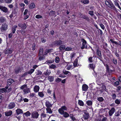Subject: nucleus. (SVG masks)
<instances>
[{
    "label": "nucleus",
    "instance_id": "57",
    "mask_svg": "<svg viewBox=\"0 0 121 121\" xmlns=\"http://www.w3.org/2000/svg\"><path fill=\"white\" fill-rule=\"evenodd\" d=\"M46 115L43 113H42L41 114V117L44 118L46 117Z\"/></svg>",
    "mask_w": 121,
    "mask_h": 121
},
{
    "label": "nucleus",
    "instance_id": "31",
    "mask_svg": "<svg viewBox=\"0 0 121 121\" xmlns=\"http://www.w3.org/2000/svg\"><path fill=\"white\" fill-rule=\"evenodd\" d=\"M89 67L92 69L94 70L95 68V65L93 64H91L89 65Z\"/></svg>",
    "mask_w": 121,
    "mask_h": 121
},
{
    "label": "nucleus",
    "instance_id": "49",
    "mask_svg": "<svg viewBox=\"0 0 121 121\" xmlns=\"http://www.w3.org/2000/svg\"><path fill=\"white\" fill-rule=\"evenodd\" d=\"M72 49V48L70 47H68L65 49V50L66 51H71Z\"/></svg>",
    "mask_w": 121,
    "mask_h": 121
},
{
    "label": "nucleus",
    "instance_id": "36",
    "mask_svg": "<svg viewBox=\"0 0 121 121\" xmlns=\"http://www.w3.org/2000/svg\"><path fill=\"white\" fill-rule=\"evenodd\" d=\"M78 103V104L80 106H83L84 105L83 102L81 100H79Z\"/></svg>",
    "mask_w": 121,
    "mask_h": 121
},
{
    "label": "nucleus",
    "instance_id": "24",
    "mask_svg": "<svg viewBox=\"0 0 121 121\" xmlns=\"http://www.w3.org/2000/svg\"><path fill=\"white\" fill-rule=\"evenodd\" d=\"M110 40L112 43L115 44H116L117 46H118L119 45V44L118 43L114 41L113 39H110Z\"/></svg>",
    "mask_w": 121,
    "mask_h": 121
},
{
    "label": "nucleus",
    "instance_id": "42",
    "mask_svg": "<svg viewBox=\"0 0 121 121\" xmlns=\"http://www.w3.org/2000/svg\"><path fill=\"white\" fill-rule=\"evenodd\" d=\"M37 72L36 73V75H40L42 74V72L39 70H37Z\"/></svg>",
    "mask_w": 121,
    "mask_h": 121
},
{
    "label": "nucleus",
    "instance_id": "35",
    "mask_svg": "<svg viewBox=\"0 0 121 121\" xmlns=\"http://www.w3.org/2000/svg\"><path fill=\"white\" fill-rule=\"evenodd\" d=\"M65 46L64 45H61L59 47V49L60 50H63L64 49H65Z\"/></svg>",
    "mask_w": 121,
    "mask_h": 121
},
{
    "label": "nucleus",
    "instance_id": "7",
    "mask_svg": "<svg viewBox=\"0 0 121 121\" xmlns=\"http://www.w3.org/2000/svg\"><path fill=\"white\" fill-rule=\"evenodd\" d=\"M40 88L37 85H35L34 88V91L35 92H37L39 90Z\"/></svg>",
    "mask_w": 121,
    "mask_h": 121
},
{
    "label": "nucleus",
    "instance_id": "62",
    "mask_svg": "<svg viewBox=\"0 0 121 121\" xmlns=\"http://www.w3.org/2000/svg\"><path fill=\"white\" fill-rule=\"evenodd\" d=\"M112 98L113 99H115L116 98V95L115 94H113L112 95Z\"/></svg>",
    "mask_w": 121,
    "mask_h": 121
},
{
    "label": "nucleus",
    "instance_id": "20",
    "mask_svg": "<svg viewBox=\"0 0 121 121\" xmlns=\"http://www.w3.org/2000/svg\"><path fill=\"white\" fill-rule=\"evenodd\" d=\"M97 54L99 57H101L102 56L101 53V51H100L98 49L96 50Z\"/></svg>",
    "mask_w": 121,
    "mask_h": 121
},
{
    "label": "nucleus",
    "instance_id": "21",
    "mask_svg": "<svg viewBox=\"0 0 121 121\" xmlns=\"http://www.w3.org/2000/svg\"><path fill=\"white\" fill-rule=\"evenodd\" d=\"M12 51L11 49H8L6 50L5 52V54H10L12 53Z\"/></svg>",
    "mask_w": 121,
    "mask_h": 121
},
{
    "label": "nucleus",
    "instance_id": "44",
    "mask_svg": "<svg viewBox=\"0 0 121 121\" xmlns=\"http://www.w3.org/2000/svg\"><path fill=\"white\" fill-rule=\"evenodd\" d=\"M35 5L34 3H31L29 5V8H35Z\"/></svg>",
    "mask_w": 121,
    "mask_h": 121
},
{
    "label": "nucleus",
    "instance_id": "48",
    "mask_svg": "<svg viewBox=\"0 0 121 121\" xmlns=\"http://www.w3.org/2000/svg\"><path fill=\"white\" fill-rule=\"evenodd\" d=\"M61 108L64 111H67V108L65 106H62L61 107Z\"/></svg>",
    "mask_w": 121,
    "mask_h": 121
},
{
    "label": "nucleus",
    "instance_id": "9",
    "mask_svg": "<svg viewBox=\"0 0 121 121\" xmlns=\"http://www.w3.org/2000/svg\"><path fill=\"white\" fill-rule=\"evenodd\" d=\"M66 69L68 70H69L70 69H73V66L72 65L70 64H68L66 66Z\"/></svg>",
    "mask_w": 121,
    "mask_h": 121
},
{
    "label": "nucleus",
    "instance_id": "51",
    "mask_svg": "<svg viewBox=\"0 0 121 121\" xmlns=\"http://www.w3.org/2000/svg\"><path fill=\"white\" fill-rule=\"evenodd\" d=\"M99 25L102 29L103 30H104L105 27L104 25L102 23H100L99 24Z\"/></svg>",
    "mask_w": 121,
    "mask_h": 121
},
{
    "label": "nucleus",
    "instance_id": "55",
    "mask_svg": "<svg viewBox=\"0 0 121 121\" xmlns=\"http://www.w3.org/2000/svg\"><path fill=\"white\" fill-rule=\"evenodd\" d=\"M119 84V82L118 81H117L114 83V85L115 86L118 85Z\"/></svg>",
    "mask_w": 121,
    "mask_h": 121
},
{
    "label": "nucleus",
    "instance_id": "61",
    "mask_svg": "<svg viewBox=\"0 0 121 121\" xmlns=\"http://www.w3.org/2000/svg\"><path fill=\"white\" fill-rule=\"evenodd\" d=\"M113 62L114 64H117V61L116 59H113Z\"/></svg>",
    "mask_w": 121,
    "mask_h": 121
},
{
    "label": "nucleus",
    "instance_id": "30",
    "mask_svg": "<svg viewBox=\"0 0 121 121\" xmlns=\"http://www.w3.org/2000/svg\"><path fill=\"white\" fill-rule=\"evenodd\" d=\"M54 77L52 76H49L48 77V80L50 82H52L54 80Z\"/></svg>",
    "mask_w": 121,
    "mask_h": 121
},
{
    "label": "nucleus",
    "instance_id": "26",
    "mask_svg": "<svg viewBox=\"0 0 121 121\" xmlns=\"http://www.w3.org/2000/svg\"><path fill=\"white\" fill-rule=\"evenodd\" d=\"M54 61V60H49L46 61L45 63L47 64H51Z\"/></svg>",
    "mask_w": 121,
    "mask_h": 121
},
{
    "label": "nucleus",
    "instance_id": "53",
    "mask_svg": "<svg viewBox=\"0 0 121 121\" xmlns=\"http://www.w3.org/2000/svg\"><path fill=\"white\" fill-rule=\"evenodd\" d=\"M43 51V48H40L39 50V55H40L42 54Z\"/></svg>",
    "mask_w": 121,
    "mask_h": 121
},
{
    "label": "nucleus",
    "instance_id": "34",
    "mask_svg": "<svg viewBox=\"0 0 121 121\" xmlns=\"http://www.w3.org/2000/svg\"><path fill=\"white\" fill-rule=\"evenodd\" d=\"M46 72L44 73V75H49L51 73V71L50 70H46Z\"/></svg>",
    "mask_w": 121,
    "mask_h": 121
},
{
    "label": "nucleus",
    "instance_id": "19",
    "mask_svg": "<svg viewBox=\"0 0 121 121\" xmlns=\"http://www.w3.org/2000/svg\"><path fill=\"white\" fill-rule=\"evenodd\" d=\"M63 73L65 75L68 74V75L69 76H70L71 75L69 71H68L63 70Z\"/></svg>",
    "mask_w": 121,
    "mask_h": 121
},
{
    "label": "nucleus",
    "instance_id": "14",
    "mask_svg": "<svg viewBox=\"0 0 121 121\" xmlns=\"http://www.w3.org/2000/svg\"><path fill=\"white\" fill-rule=\"evenodd\" d=\"M88 86L86 84H84L82 86V89L83 91H86L88 89Z\"/></svg>",
    "mask_w": 121,
    "mask_h": 121
},
{
    "label": "nucleus",
    "instance_id": "8",
    "mask_svg": "<svg viewBox=\"0 0 121 121\" xmlns=\"http://www.w3.org/2000/svg\"><path fill=\"white\" fill-rule=\"evenodd\" d=\"M83 118L85 120H87L89 118V114L86 112H85L84 113V114H83Z\"/></svg>",
    "mask_w": 121,
    "mask_h": 121
},
{
    "label": "nucleus",
    "instance_id": "32",
    "mask_svg": "<svg viewBox=\"0 0 121 121\" xmlns=\"http://www.w3.org/2000/svg\"><path fill=\"white\" fill-rule=\"evenodd\" d=\"M80 17L84 19H85L87 20L88 21L89 20V19L88 17L86 15H82L81 16H80Z\"/></svg>",
    "mask_w": 121,
    "mask_h": 121
},
{
    "label": "nucleus",
    "instance_id": "13",
    "mask_svg": "<svg viewBox=\"0 0 121 121\" xmlns=\"http://www.w3.org/2000/svg\"><path fill=\"white\" fill-rule=\"evenodd\" d=\"M57 67V65L53 64H52L49 66V68H50L54 69H55Z\"/></svg>",
    "mask_w": 121,
    "mask_h": 121
},
{
    "label": "nucleus",
    "instance_id": "47",
    "mask_svg": "<svg viewBox=\"0 0 121 121\" xmlns=\"http://www.w3.org/2000/svg\"><path fill=\"white\" fill-rule=\"evenodd\" d=\"M77 60H75L74 62L73 63V65L74 67H76L77 65Z\"/></svg>",
    "mask_w": 121,
    "mask_h": 121
},
{
    "label": "nucleus",
    "instance_id": "10",
    "mask_svg": "<svg viewBox=\"0 0 121 121\" xmlns=\"http://www.w3.org/2000/svg\"><path fill=\"white\" fill-rule=\"evenodd\" d=\"M16 99L18 102H21L22 101V97L21 96L17 95V97Z\"/></svg>",
    "mask_w": 121,
    "mask_h": 121
},
{
    "label": "nucleus",
    "instance_id": "1",
    "mask_svg": "<svg viewBox=\"0 0 121 121\" xmlns=\"http://www.w3.org/2000/svg\"><path fill=\"white\" fill-rule=\"evenodd\" d=\"M8 28V25L6 23L3 24L0 28V29L2 31H4L7 30Z\"/></svg>",
    "mask_w": 121,
    "mask_h": 121
},
{
    "label": "nucleus",
    "instance_id": "58",
    "mask_svg": "<svg viewBox=\"0 0 121 121\" xmlns=\"http://www.w3.org/2000/svg\"><path fill=\"white\" fill-rule=\"evenodd\" d=\"M12 0H5V1L7 3H10L12 1Z\"/></svg>",
    "mask_w": 121,
    "mask_h": 121
},
{
    "label": "nucleus",
    "instance_id": "18",
    "mask_svg": "<svg viewBox=\"0 0 121 121\" xmlns=\"http://www.w3.org/2000/svg\"><path fill=\"white\" fill-rule=\"evenodd\" d=\"M46 106L47 107H51L52 105L48 101H47L45 102Z\"/></svg>",
    "mask_w": 121,
    "mask_h": 121
},
{
    "label": "nucleus",
    "instance_id": "40",
    "mask_svg": "<svg viewBox=\"0 0 121 121\" xmlns=\"http://www.w3.org/2000/svg\"><path fill=\"white\" fill-rule=\"evenodd\" d=\"M81 2L84 4H88L89 2L88 0H82Z\"/></svg>",
    "mask_w": 121,
    "mask_h": 121
},
{
    "label": "nucleus",
    "instance_id": "27",
    "mask_svg": "<svg viewBox=\"0 0 121 121\" xmlns=\"http://www.w3.org/2000/svg\"><path fill=\"white\" fill-rule=\"evenodd\" d=\"M105 3L106 5H107L108 7L109 8H111V7H112L113 4H110L107 1H106Z\"/></svg>",
    "mask_w": 121,
    "mask_h": 121
},
{
    "label": "nucleus",
    "instance_id": "52",
    "mask_svg": "<svg viewBox=\"0 0 121 121\" xmlns=\"http://www.w3.org/2000/svg\"><path fill=\"white\" fill-rule=\"evenodd\" d=\"M61 80V79L59 78H57L55 80V81L57 82H59Z\"/></svg>",
    "mask_w": 121,
    "mask_h": 121
},
{
    "label": "nucleus",
    "instance_id": "6",
    "mask_svg": "<svg viewBox=\"0 0 121 121\" xmlns=\"http://www.w3.org/2000/svg\"><path fill=\"white\" fill-rule=\"evenodd\" d=\"M18 26L22 28V29H25L26 27V24L20 23L18 25Z\"/></svg>",
    "mask_w": 121,
    "mask_h": 121
},
{
    "label": "nucleus",
    "instance_id": "46",
    "mask_svg": "<svg viewBox=\"0 0 121 121\" xmlns=\"http://www.w3.org/2000/svg\"><path fill=\"white\" fill-rule=\"evenodd\" d=\"M97 100L99 101L102 102L104 100V99L102 97H100L97 98Z\"/></svg>",
    "mask_w": 121,
    "mask_h": 121
},
{
    "label": "nucleus",
    "instance_id": "59",
    "mask_svg": "<svg viewBox=\"0 0 121 121\" xmlns=\"http://www.w3.org/2000/svg\"><path fill=\"white\" fill-rule=\"evenodd\" d=\"M80 75L79 74H78L77 75V77H79L78 78V79L80 81V82L82 81V78L80 77H79Z\"/></svg>",
    "mask_w": 121,
    "mask_h": 121
},
{
    "label": "nucleus",
    "instance_id": "38",
    "mask_svg": "<svg viewBox=\"0 0 121 121\" xmlns=\"http://www.w3.org/2000/svg\"><path fill=\"white\" fill-rule=\"evenodd\" d=\"M24 114L25 115L26 117H28L30 116V113L29 111H28L27 112L25 113Z\"/></svg>",
    "mask_w": 121,
    "mask_h": 121
},
{
    "label": "nucleus",
    "instance_id": "5",
    "mask_svg": "<svg viewBox=\"0 0 121 121\" xmlns=\"http://www.w3.org/2000/svg\"><path fill=\"white\" fill-rule=\"evenodd\" d=\"M15 106V104L14 103H11L9 104L8 108L9 109H11L14 108Z\"/></svg>",
    "mask_w": 121,
    "mask_h": 121
},
{
    "label": "nucleus",
    "instance_id": "50",
    "mask_svg": "<svg viewBox=\"0 0 121 121\" xmlns=\"http://www.w3.org/2000/svg\"><path fill=\"white\" fill-rule=\"evenodd\" d=\"M75 56V54L74 53H72L71 54L70 57L71 58H72L74 57Z\"/></svg>",
    "mask_w": 121,
    "mask_h": 121
},
{
    "label": "nucleus",
    "instance_id": "56",
    "mask_svg": "<svg viewBox=\"0 0 121 121\" xmlns=\"http://www.w3.org/2000/svg\"><path fill=\"white\" fill-rule=\"evenodd\" d=\"M115 2V4L116 6L118 7V8H121L119 5V3H118L117 2L115 1V2Z\"/></svg>",
    "mask_w": 121,
    "mask_h": 121
},
{
    "label": "nucleus",
    "instance_id": "17",
    "mask_svg": "<svg viewBox=\"0 0 121 121\" xmlns=\"http://www.w3.org/2000/svg\"><path fill=\"white\" fill-rule=\"evenodd\" d=\"M46 110H47V113H48L49 114H51L52 113V111L51 109L49 107H47L46 108Z\"/></svg>",
    "mask_w": 121,
    "mask_h": 121
},
{
    "label": "nucleus",
    "instance_id": "3",
    "mask_svg": "<svg viewBox=\"0 0 121 121\" xmlns=\"http://www.w3.org/2000/svg\"><path fill=\"white\" fill-rule=\"evenodd\" d=\"M82 46L81 48L82 49H83L85 48H87L86 47V40L84 39H82Z\"/></svg>",
    "mask_w": 121,
    "mask_h": 121
},
{
    "label": "nucleus",
    "instance_id": "60",
    "mask_svg": "<svg viewBox=\"0 0 121 121\" xmlns=\"http://www.w3.org/2000/svg\"><path fill=\"white\" fill-rule=\"evenodd\" d=\"M35 95V94L34 93H30V96L31 98H33Z\"/></svg>",
    "mask_w": 121,
    "mask_h": 121
},
{
    "label": "nucleus",
    "instance_id": "29",
    "mask_svg": "<svg viewBox=\"0 0 121 121\" xmlns=\"http://www.w3.org/2000/svg\"><path fill=\"white\" fill-rule=\"evenodd\" d=\"M58 111L59 113L61 115H62L65 112L61 108L58 109Z\"/></svg>",
    "mask_w": 121,
    "mask_h": 121
},
{
    "label": "nucleus",
    "instance_id": "11",
    "mask_svg": "<svg viewBox=\"0 0 121 121\" xmlns=\"http://www.w3.org/2000/svg\"><path fill=\"white\" fill-rule=\"evenodd\" d=\"M14 82V81L11 79H9L7 80V84L10 85Z\"/></svg>",
    "mask_w": 121,
    "mask_h": 121
},
{
    "label": "nucleus",
    "instance_id": "15",
    "mask_svg": "<svg viewBox=\"0 0 121 121\" xmlns=\"http://www.w3.org/2000/svg\"><path fill=\"white\" fill-rule=\"evenodd\" d=\"M16 111L17 115L23 113V111L20 109L18 108L16 110Z\"/></svg>",
    "mask_w": 121,
    "mask_h": 121
},
{
    "label": "nucleus",
    "instance_id": "2",
    "mask_svg": "<svg viewBox=\"0 0 121 121\" xmlns=\"http://www.w3.org/2000/svg\"><path fill=\"white\" fill-rule=\"evenodd\" d=\"M32 117L34 118H37L39 116V114L36 111L33 112L32 113Z\"/></svg>",
    "mask_w": 121,
    "mask_h": 121
},
{
    "label": "nucleus",
    "instance_id": "28",
    "mask_svg": "<svg viewBox=\"0 0 121 121\" xmlns=\"http://www.w3.org/2000/svg\"><path fill=\"white\" fill-rule=\"evenodd\" d=\"M86 104L88 106H91L92 104V101L91 100L87 101L86 102Z\"/></svg>",
    "mask_w": 121,
    "mask_h": 121
},
{
    "label": "nucleus",
    "instance_id": "39",
    "mask_svg": "<svg viewBox=\"0 0 121 121\" xmlns=\"http://www.w3.org/2000/svg\"><path fill=\"white\" fill-rule=\"evenodd\" d=\"M27 87V86L26 85H22L20 87L21 89L22 90H24L26 89Z\"/></svg>",
    "mask_w": 121,
    "mask_h": 121
},
{
    "label": "nucleus",
    "instance_id": "54",
    "mask_svg": "<svg viewBox=\"0 0 121 121\" xmlns=\"http://www.w3.org/2000/svg\"><path fill=\"white\" fill-rule=\"evenodd\" d=\"M35 17L37 19H39L40 18H41L42 17V16L39 15H37L35 16Z\"/></svg>",
    "mask_w": 121,
    "mask_h": 121
},
{
    "label": "nucleus",
    "instance_id": "41",
    "mask_svg": "<svg viewBox=\"0 0 121 121\" xmlns=\"http://www.w3.org/2000/svg\"><path fill=\"white\" fill-rule=\"evenodd\" d=\"M121 100L118 99H116L115 101V103L117 104H119L120 103Z\"/></svg>",
    "mask_w": 121,
    "mask_h": 121
},
{
    "label": "nucleus",
    "instance_id": "25",
    "mask_svg": "<svg viewBox=\"0 0 121 121\" xmlns=\"http://www.w3.org/2000/svg\"><path fill=\"white\" fill-rule=\"evenodd\" d=\"M55 44L57 45H60L62 44V42L60 40L56 41L55 42Z\"/></svg>",
    "mask_w": 121,
    "mask_h": 121
},
{
    "label": "nucleus",
    "instance_id": "64",
    "mask_svg": "<svg viewBox=\"0 0 121 121\" xmlns=\"http://www.w3.org/2000/svg\"><path fill=\"white\" fill-rule=\"evenodd\" d=\"M89 14L91 15H93L94 14V12L93 11H90L89 12Z\"/></svg>",
    "mask_w": 121,
    "mask_h": 121
},
{
    "label": "nucleus",
    "instance_id": "23",
    "mask_svg": "<svg viewBox=\"0 0 121 121\" xmlns=\"http://www.w3.org/2000/svg\"><path fill=\"white\" fill-rule=\"evenodd\" d=\"M12 112L11 111H10L8 112H5V115L6 116H9L11 115L12 114Z\"/></svg>",
    "mask_w": 121,
    "mask_h": 121
},
{
    "label": "nucleus",
    "instance_id": "12",
    "mask_svg": "<svg viewBox=\"0 0 121 121\" xmlns=\"http://www.w3.org/2000/svg\"><path fill=\"white\" fill-rule=\"evenodd\" d=\"M6 22V20L5 17H1L0 18V23H5Z\"/></svg>",
    "mask_w": 121,
    "mask_h": 121
},
{
    "label": "nucleus",
    "instance_id": "16",
    "mask_svg": "<svg viewBox=\"0 0 121 121\" xmlns=\"http://www.w3.org/2000/svg\"><path fill=\"white\" fill-rule=\"evenodd\" d=\"M23 91L25 94H27L30 92V88L27 87L26 89L23 90Z\"/></svg>",
    "mask_w": 121,
    "mask_h": 121
},
{
    "label": "nucleus",
    "instance_id": "22",
    "mask_svg": "<svg viewBox=\"0 0 121 121\" xmlns=\"http://www.w3.org/2000/svg\"><path fill=\"white\" fill-rule=\"evenodd\" d=\"M38 95L40 97L42 98L44 96V94L42 92H39L38 93Z\"/></svg>",
    "mask_w": 121,
    "mask_h": 121
},
{
    "label": "nucleus",
    "instance_id": "43",
    "mask_svg": "<svg viewBox=\"0 0 121 121\" xmlns=\"http://www.w3.org/2000/svg\"><path fill=\"white\" fill-rule=\"evenodd\" d=\"M55 62L56 63H58L60 61V59L58 56H56L55 58Z\"/></svg>",
    "mask_w": 121,
    "mask_h": 121
},
{
    "label": "nucleus",
    "instance_id": "33",
    "mask_svg": "<svg viewBox=\"0 0 121 121\" xmlns=\"http://www.w3.org/2000/svg\"><path fill=\"white\" fill-rule=\"evenodd\" d=\"M63 116L65 118H67L69 116V115L66 112H65L62 114Z\"/></svg>",
    "mask_w": 121,
    "mask_h": 121
},
{
    "label": "nucleus",
    "instance_id": "37",
    "mask_svg": "<svg viewBox=\"0 0 121 121\" xmlns=\"http://www.w3.org/2000/svg\"><path fill=\"white\" fill-rule=\"evenodd\" d=\"M1 10L3 12L6 13L7 12L8 10L7 8H0Z\"/></svg>",
    "mask_w": 121,
    "mask_h": 121
},
{
    "label": "nucleus",
    "instance_id": "45",
    "mask_svg": "<svg viewBox=\"0 0 121 121\" xmlns=\"http://www.w3.org/2000/svg\"><path fill=\"white\" fill-rule=\"evenodd\" d=\"M34 71V69H31L28 72V73L31 74Z\"/></svg>",
    "mask_w": 121,
    "mask_h": 121
},
{
    "label": "nucleus",
    "instance_id": "63",
    "mask_svg": "<svg viewBox=\"0 0 121 121\" xmlns=\"http://www.w3.org/2000/svg\"><path fill=\"white\" fill-rule=\"evenodd\" d=\"M50 51V50H46L45 53L44 54V55H46L48 52H49Z\"/></svg>",
    "mask_w": 121,
    "mask_h": 121
},
{
    "label": "nucleus",
    "instance_id": "4",
    "mask_svg": "<svg viewBox=\"0 0 121 121\" xmlns=\"http://www.w3.org/2000/svg\"><path fill=\"white\" fill-rule=\"evenodd\" d=\"M115 109L114 108H112L109 112V115L110 116H112L115 112Z\"/></svg>",
    "mask_w": 121,
    "mask_h": 121
}]
</instances>
